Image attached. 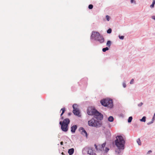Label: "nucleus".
Here are the masks:
<instances>
[{
	"label": "nucleus",
	"mask_w": 155,
	"mask_h": 155,
	"mask_svg": "<svg viewBox=\"0 0 155 155\" xmlns=\"http://www.w3.org/2000/svg\"><path fill=\"white\" fill-rule=\"evenodd\" d=\"M116 139L115 141V145L120 150H124V148L125 141L123 137L121 136H117Z\"/></svg>",
	"instance_id": "1"
},
{
	"label": "nucleus",
	"mask_w": 155,
	"mask_h": 155,
	"mask_svg": "<svg viewBox=\"0 0 155 155\" xmlns=\"http://www.w3.org/2000/svg\"><path fill=\"white\" fill-rule=\"evenodd\" d=\"M88 124L89 126L96 128L101 127L102 125L101 122L95 120L94 118H92L88 121Z\"/></svg>",
	"instance_id": "2"
},
{
	"label": "nucleus",
	"mask_w": 155,
	"mask_h": 155,
	"mask_svg": "<svg viewBox=\"0 0 155 155\" xmlns=\"http://www.w3.org/2000/svg\"><path fill=\"white\" fill-rule=\"evenodd\" d=\"M101 103L103 106L110 108H112L113 107V102L112 100L111 99H104L101 101Z\"/></svg>",
	"instance_id": "3"
},
{
	"label": "nucleus",
	"mask_w": 155,
	"mask_h": 155,
	"mask_svg": "<svg viewBox=\"0 0 155 155\" xmlns=\"http://www.w3.org/2000/svg\"><path fill=\"white\" fill-rule=\"evenodd\" d=\"M70 122V120L68 118L65 119L63 120V124L61 127V129L63 131L66 132L68 131V125Z\"/></svg>",
	"instance_id": "4"
},
{
	"label": "nucleus",
	"mask_w": 155,
	"mask_h": 155,
	"mask_svg": "<svg viewBox=\"0 0 155 155\" xmlns=\"http://www.w3.org/2000/svg\"><path fill=\"white\" fill-rule=\"evenodd\" d=\"M73 112L74 114L76 115H78L80 114V112L78 108V105L74 104L73 105Z\"/></svg>",
	"instance_id": "5"
},
{
	"label": "nucleus",
	"mask_w": 155,
	"mask_h": 155,
	"mask_svg": "<svg viewBox=\"0 0 155 155\" xmlns=\"http://www.w3.org/2000/svg\"><path fill=\"white\" fill-rule=\"evenodd\" d=\"M94 117L97 120H101L103 119V115L98 112L97 110L95 112L94 115Z\"/></svg>",
	"instance_id": "6"
},
{
	"label": "nucleus",
	"mask_w": 155,
	"mask_h": 155,
	"mask_svg": "<svg viewBox=\"0 0 155 155\" xmlns=\"http://www.w3.org/2000/svg\"><path fill=\"white\" fill-rule=\"evenodd\" d=\"M96 110H97L94 108L89 107L87 111V113L88 115H94Z\"/></svg>",
	"instance_id": "7"
},
{
	"label": "nucleus",
	"mask_w": 155,
	"mask_h": 155,
	"mask_svg": "<svg viewBox=\"0 0 155 155\" xmlns=\"http://www.w3.org/2000/svg\"><path fill=\"white\" fill-rule=\"evenodd\" d=\"M100 35H101L99 32L96 31H93L92 32L91 36L92 38H94L95 40H96L97 38H98L99 37V38H101Z\"/></svg>",
	"instance_id": "8"
},
{
	"label": "nucleus",
	"mask_w": 155,
	"mask_h": 155,
	"mask_svg": "<svg viewBox=\"0 0 155 155\" xmlns=\"http://www.w3.org/2000/svg\"><path fill=\"white\" fill-rule=\"evenodd\" d=\"M80 131L82 134L85 136L86 137H87V133L83 127H80Z\"/></svg>",
	"instance_id": "9"
},
{
	"label": "nucleus",
	"mask_w": 155,
	"mask_h": 155,
	"mask_svg": "<svg viewBox=\"0 0 155 155\" xmlns=\"http://www.w3.org/2000/svg\"><path fill=\"white\" fill-rule=\"evenodd\" d=\"M100 37H101V38L99 37L98 38H97L96 40L98 41L100 43H102L104 42V40L102 36L101 35Z\"/></svg>",
	"instance_id": "10"
},
{
	"label": "nucleus",
	"mask_w": 155,
	"mask_h": 155,
	"mask_svg": "<svg viewBox=\"0 0 155 155\" xmlns=\"http://www.w3.org/2000/svg\"><path fill=\"white\" fill-rule=\"evenodd\" d=\"M88 153L90 155H94V153L93 150L91 148H88Z\"/></svg>",
	"instance_id": "11"
},
{
	"label": "nucleus",
	"mask_w": 155,
	"mask_h": 155,
	"mask_svg": "<svg viewBox=\"0 0 155 155\" xmlns=\"http://www.w3.org/2000/svg\"><path fill=\"white\" fill-rule=\"evenodd\" d=\"M77 126L76 125H74L71 127V131L72 133L75 132L77 128Z\"/></svg>",
	"instance_id": "12"
},
{
	"label": "nucleus",
	"mask_w": 155,
	"mask_h": 155,
	"mask_svg": "<svg viewBox=\"0 0 155 155\" xmlns=\"http://www.w3.org/2000/svg\"><path fill=\"white\" fill-rule=\"evenodd\" d=\"M74 150L73 148H71L68 150V153L70 155H72L74 152Z\"/></svg>",
	"instance_id": "13"
},
{
	"label": "nucleus",
	"mask_w": 155,
	"mask_h": 155,
	"mask_svg": "<svg viewBox=\"0 0 155 155\" xmlns=\"http://www.w3.org/2000/svg\"><path fill=\"white\" fill-rule=\"evenodd\" d=\"M61 110L62 111V112L61 114V118L62 119H63V117H62V116L63 114L64 113L65 111V108H63L61 109Z\"/></svg>",
	"instance_id": "14"
},
{
	"label": "nucleus",
	"mask_w": 155,
	"mask_h": 155,
	"mask_svg": "<svg viewBox=\"0 0 155 155\" xmlns=\"http://www.w3.org/2000/svg\"><path fill=\"white\" fill-rule=\"evenodd\" d=\"M108 120L110 122H113L114 120V118L112 116H110L108 118Z\"/></svg>",
	"instance_id": "15"
},
{
	"label": "nucleus",
	"mask_w": 155,
	"mask_h": 155,
	"mask_svg": "<svg viewBox=\"0 0 155 155\" xmlns=\"http://www.w3.org/2000/svg\"><path fill=\"white\" fill-rule=\"evenodd\" d=\"M111 45V41H107V42L106 44V45L109 47H110V46Z\"/></svg>",
	"instance_id": "16"
},
{
	"label": "nucleus",
	"mask_w": 155,
	"mask_h": 155,
	"mask_svg": "<svg viewBox=\"0 0 155 155\" xmlns=\"http://www.w3.org/2000/svg\"><path fill=\"white\" fill-rule=\"evenodd\" d=\"M146 117L145 116L143 117L142 119L140 120L141 121L145 122L146 121Z\"/></svg>",
	"instance_id": "17"
},
{
	"label": "nucleus",
	"mask_w": 155,
	"mask_h": 155,
	"mask_svg": "<svg viewBox=\"0 0 155 155\" xmlns=\"http://www.w3.org/2000/svg\"><path fill=\"white\" fill-rule=\"evenodd\" d=\"M155 4V0H153L152 4L150 5V7L152 8L154 6V4Z\"/></svg>",
	"instance_id": "18"
},
{
	"label": "nucleus",
	"mask_w": 155,
	"mask_h": 155,
	"mask_svg": "<svg viewBox=\"0 0 155 155\" xmlns=\"http://www.w3.org/2000/svg\"><path fill=\"white\" fill-rule=\"evenodd\" d=\"M108 49H109L108 48V47H106L105 48H103L102 49V51L103 52H105L106 51L108 50Z\"/></svg>",
	"instance_id": "19"
},
{
	"label": "nucleus",
	"mask_w": 155,
	"mask_h": 155,
	"mask_svg": "<svg viewBox=\"0 0 155 155\" xmlns=\"http://www.w3.org/2000/svg\"><path fill=\"white\" fill-rule=\"evenodd\" d=\"M137 142L138 144L139 145H141V143L140 140L139 138L137 140Z\"/></svg>",
	"instance_id": "20"
},
{
	"label": "nucleus",
	"mask_w": 155,
	"mask_h": 155,
	"mask_svg": "<svg viewBox=\"0 0 155 155\" xmlns=\"http://www.w3.org/2000/svg\"><path fill=\"white\" fill-rule=\"evenodd\" d=\"M132 119V117H129V118L128 119V122L129 123L131 121Z\"/></svg>",
	"instance_id": "21"
},
{
	"label": "nucleus",
	"mask_w": 155,
	"mask_h": 155,
	"mask_svg": "<svg viewBox=\"0 0 155 155\" xmlns=\"http://www.w3.org/2000/svg\"><path fill=\"white\" fill-rule=\"evenodd\" d=\"M105 144H106V143H103V144H102V145H101V149H104V147H105Z\"/></svg>",
	"instance_id": "22"
},
{
	"label": "nucleus",
	"mask_w": 155,
	"mask_h": 155,
	"mask_svg": "<svg viewBox=\"0 0 155 155\" xmlns=\"http://www.w3.org/2000/svg\"><path fill=\"white\" fill-rule=\"evenodd\" d=\"M112 31V30L110 28L108 29L107 31V33L108 34H110L111 33Z\"/></svg>",
	"instance_id": "23"
},
{
	"label": "nucleus",
	"mask_w": 155,
	"mask_h": 155,
	"mask_svg": "<svg viewBox=\"0 0 155 155\" xmlns=\"http://www.w3.org/2000/svg\"><path fill=\"white\" fill-rule=\"evenodd\" d=\"M93 8V5H91V4L89 5L88 6V8L89 9H91Z\"/></svg>",
	"instance_id": "24"
},
{
	"label": "nucleus",
	"mask_w": 155,
	"mask_h": 155,
	"mask_svg": "<svg viewBox=\"0 0 155 155\" xmlns=\"http://www.w3.org/2000/svg\"><path fill=\"white\" fill-rule=\"evenodd\" d=\"M119 37L120 39L122 40V39H124V36H120V35H119Z\"/></svg>",
	"instance_id": "25"
},
{
	"label": "nucleus",
	"mask_w": 155,
	"mask_h": 155,
	"mask_svg": "<svg viewBox=\"0 0 155 155\" xmlns=\"http://www.w3.org/2000/svg\"><path fill=\"white\" fill-rule=\"evenodd\" d=\"M110 17L108 16V15H106V19H107V20L108 21H109V19H110Z\"/></svg>",
	"instance_id": "26"
},
{
	"label": "nucleus",
	"mask_w": 155,
	"mask_h": 155,
	"mask_svg": "<svg viewBox=\"0 0 155 155\" xmlns=\"http://www.w3.org/2000/svg\"><path fill=\"white\" fill-rule=\"evenodd\" d=\"M134 80L133 79H132L130 81V84H133V83Z\"/></svg>",
	"instance_id": "27"
},
{
	"label": "nucleus",
	"mask_w": 155,
	"mask_h": 155,
	"mask_svg": "<svg viewBox=\"0 0 155 155\" xmlns=\"http://www.w3.org/2000/svg\"><path fill=\"white\" fill-rule=\"evenodd\" d=\"M153 121H154V120H153V119H152V120L151 122H149V123H148V124H151V123H153Z\"/></svg>",
	"instance_id": "28"
},
{
	"label": "nucleus",
	"mask_w": 155,
	"mask_h": 155,
	"mask_svg": "<svg viewBox=\"0 0 155 155\" xmlns=\"http://www.w3.org/2000/svg\"><path fill=\"white\" fill-rule=\"evenodd\" d=\"M131 2V3H136V2L134 1V0H130Z\"/></svg>",
	"instance_id": "29"
},
{
	"label": "nucleus",
	"mask_w": 155,
	"mask_h": 155,
	"mask_svg": "<svg viewBox=\"0 0 155 155\" xmlns=\"http://www.w3.org/2000/svg\"><path fill=\"white\" fill-rule=\"evenodd\" d=\"M123 87H126V84L125 83H123Z\"/></svg>",
	"instance_id": "30"
},
{
	"label": "nucleus",
	"mask_w": 155,
	"mask_h": 155,
	"mask_svg": "<svg viewBox=\"0 0 155 155\" xmlns=\"http://www.w3.org/2000/svg\"><path fill=\"white\" fill-rule=\"evenodd\" d=\"M94 147H95V148L97 149V150H98V149L97 148V146L96 144H94Z\"/></svg>",
	"instance_id": "31"
},
{
	"label": "nucleus",
	"mask_w": 155,
	"mask_h": 155,
	"mask_svg": "<svg viewBox=\"0 0 155 155\" xmlns=\"http://www.w3.org/2000/svg\"><path fill=\"white\" fill-rule=\"evenodd\" d=\"M59 124L61 126V125L63 124V121L62 122L61 121H60Z\"/></svg>",
	"instance_id": "32"
},
{
	"label": "nucleus",
	"mask_w": 155,
	"mask_h": 155,
	"mask_svg": "<svg viewBox=\"0 0 155 155\" xmlns=\"http://www.w3.org/2000/svg\"><path fill=\"white\" fill-rule=\"evenodd\" d=\"M152 18L155 20V16H153L152 17Z\"/></svg>",
	"instance_id": "33"
},
{
	"label": "nucleus",
	"mask_w": 155,
	"mask_h": 155,
	"mask_svg": "<svg viewBox=\"0 0 155 155\" xmlns=\"http://www.w3.org/2000/svg\"><path fill=\"white\" fill-rule=\"evenodd\" d=\"M142 104L143 103H141L138 104V106H141Z\"/></svg>",
	"instance_id": "34"
},
{
	"label": "nucleus",
	"mask_w": 155,
	"mask_h": 155,
	"mask_svg": "<svg viewBox=\"0 0 155 155\" xmlns=\"http://www.w3.org/2000/svg\"><path fill=\"white\" fill-rule=\"evenodd\" d=\"M155 117V114H154V116H153V117L152 118V119H153V120H154V117Z\"/></svg>",
	"instance_id": "35"
},
{
	"label": "nucleus",
	"mask_w": 155,
	"mask_h": 155,
	"mask_svg": "<svg viewBox=\"0 0 155 155\" xmlns=\"http://www.w3.org/2000/svg\"><path fill=\"white\" fill-rule=\"evenodd\" d=\"M63 142L62 141H61V142L60 143V144L61 145H63Z\"/></svg>",
	"instance_id": "36"
},
{
	"label": "nucleus",
	"mask_w": 155,
	"mask_h": 155,
	"mask_svg": "<svg viewBox=\"0 0 155 155\" xmlns=\"http://www.w3.org/2000/svg\"><path fill=\"white\" fill-rule=\"evenodd\" d=\"M68 115L69 116H70L71 115V113H68Z\"/></svg>",
	"instance_id": "37"
},
{
	"label": "nucleus",
	"mask_w": 155,
	"mask_h": 155,
	"mask_svg": "<svg viewBox=\"0 0 155 155\" xmlns=\"http://www.w3.org/2000/svg\"><path fill=\"white\" fill-rule=\"evenodd\" d=\"M151 150H150L148 151V153H149L150 152H151Z\"/></svg>",
	"instance_id": "38"
},
{
	"label": "nucleus",
	"mask_w": 155,
	"mask_h": 155,
	"mask_svg": "<svg viewBox=\"0 0 155 155\" xmlns=\"http://www.w3.org/2000/svg\"><path fill=\"white\" fill-rule=\"evenodd\" d=\"M61 154H63V155H64V153H63V152H62V153H61Z\"/></svg>",
	"instance_id": "39"
},
{
	"label": "nucleus",
	"mask_w": 155,
	"mask_h": 155,
	"mask_svg": "<svg viewBox=\"0 0 155 155\" xmlns=\"http://www.w3.org/2000/svg\"><path fill=\"white\" fill-rule=\"evenodd\" d=\"M154 114H155V113H154Z\"/></svg>",
	"instance_id": "40"
}]
</instances>
